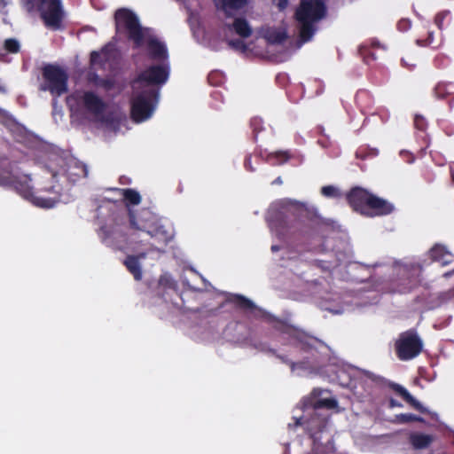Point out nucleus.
I'll list each match as a JSON object with an SVG mask.
<instances>
[{
  "label": "nucleus",
  "instance_id": "nucleus-46",
  "mask_svg": "<svg viewBox=\"0 0 454 454\" xmlns=\"http://www.w3.org/2000/svg\"><path fill=\"white\" fill-rule=\"evenodd\" d=\"M283 182H282V179L280 176L277 177L273 182L272 184H281Z\"/></svg>",
  "mask_w": 454,
  "mask_h": 454
},
{
  "label": "nucleus",
  "instance_id": "nucleus-45",
  "mask_svg": "<svg viewBox=\"0 0 454 454\" xmlns=\"http://www.w3.org/2000/svg\"><path fill=\"white\" fill-rule=\"evenodd\" d=\"M389 407H391V408H394V407H403V404L400 402L391 398L389 400Z\"/></svg>",
  "mask_w": 454,
  "mask_h": 454
},
{
  "label": "nucleus",
  "instance_id": "nucleus-31",
  "mask_svg": "<svg viewBox=\"0 0 454 454\" xmlns=\"http://www.w3.org/2000/svg\"><path fill=\"white\" fill-rule=\"evenodd\" d=\"M250 128L253 130V140L257 142L258 134L264 129L263 121L260 117H253L250 120Z\"/></svg>",
  "mask_w": 454,
  "mask_h": 454
},
{
  "label": "nucleus",
  "instance_id": "nucleus-21",
  "mask_svg": "<svg viewBox=\"0 0 454 454\" xmlns=\"http://www.w3.org/2000/svg\"><path fill=\"white\" fill-rule=\"evenodd\" d=\"M409 441L414 449L422 450L429 447L434 441V437L431 434L412 433L409 437Z\"/></svg>",
  "mask_w": 454,
  "mask_h": 454
},
{
  "label": "nucleus",
  "instance_id": "nucleus-35",
  "mask_svg": "<svg viewBox=\"0 0 454 454\" xmlns=\"http://www.w3.org/2000/svg\"><path fill=\"white\" fill-rule=\"evenodd\" d=\"M272 353H273L274 355H276V356H277L278 358H279L283 363H285V364H286L290 365V367H291L292 371H294V370L295 369V367H296V366H298V367H304V366L309 363L308 361H300V362L295 363V362H293V361L289 360V359H288L286 356H281V355H278V354H276V351H272Z\"/></svg>",
  "mask_w": 454,
  "mask_h": 454
},
{
  "label": "nucleus",
  "instance_id": "nucleus-12",
  "mask_svg": "<svg viewBox=\"0 0 454 454\" xmlns=\"http://www.w3.org/2000/svg\"><path fill=\"white\" fill-rule=\"evenodd\" d=\"M35 11L40 13L47 27L54 30L61 28L65 16L61 0H37Z\"/></svg>",
  "mask_w": 454,
  "mask_h": 454
},
{
  "label": "nucleus",
  "instance_id": "nucleus-39",
  "mask_svg": "<svg viewBox=\"0 0 454 454\" xmlns=\"http://www.w3.org/2000/svg\"><path fill=\"white\" fill-rule=\"evenodd\" d=\"M94 80L96 83L101 87H104L105 89H111L113 86V82L108 79H99L97 74L94 75Z\"/></svg>",
  "mask_w": 454,
  "mask_h": 454
},
{
  "label": "nucleus",
  "instance_id": "nucleus-20",
  "mask_svg": "<svg viewBox=\"0 0 454 454\" xmlns=\"http://www.w3.org/2000/svg\"><path fill=\"white\" fill-rule=\"evenodd\" d=\"M229 29H233L242 38H248L253 34V29L244 18H236L231 25H226Z\"/></svg>",
  "mask_w": 454,
  "mask_h": 454
},
{
  "label": "nucleus",
  "instance_id": "nucleus-23",
  "mask_svg": "<svg viewBox=\"0 0 454 454\" xmlns=\"http://www.w3.org/2000/svg\"><path fill=\"white\" fill-rule=\"evenodd\" d=\"M248 0H222V10L226 17L233 15L232 11H238L246 7Z\"/></svg>",
  "mask_w": 454,
  "mask_h": 454
},
{
  "label": "nucleus",
  "instance_id": "nucleus-41",
  "mask_svg": "<svg viewBox=\"0 0 454 454\" xmlns=\"http://www.w3.org/2000/svg\"><path fill=\"white\" fill-rule=\"evenodd\" d=\"M37 0H21L23 7L28 12H35V3Z\"/></svg>",
  "mask_w": 454,
  "mask_h": 454
},
{
  "label": "nucleus",
  "instance_id": "nucleus-25",
  "mask_svg": "<svg viewBox=\"0 0 454 454\" xmlns=\"http://www.w3.org/2000/svg\"><path fill=\"white\" fill-rule=\"evenodd\" d=\"M338 402L335 398H318L312 403L313 411L320 412L321 409L333 410L337 408Z\"/></svg>",
  "mask_w": 454,
  "mask_h": 454
},
{
  "label": "nucleus",
  "instance_id": "nucleus-22",
  "mask_svg": "<svg viewBox=\"0 0 454 454\" xmlns=\"http://www.w3.org/2000/svg\"><path fill=\"white\" fill-rule=\"evenodd\" d=\"M123 264L125 265L128 271L132 274L135 280L140 281L142 279V267L140 262H137V257L134 255H127L123 261Z\"/></svg>",
  "mask_w": 454,
  "mask_h": 454
},
{
  "label": "nucleus",
  "instance_id": "nucleus-14",
  "mask_svg": "<svg viewBox=\"0 0 454 454\" xmlns=\"http://www.w3.org/2000/svg\"><path fill=\"white\" fill-rule=\"evenodd\" d=\"M86 111L95 116L103 114L106 109V104L93 91H83L80 97H76Z\"/></svg>",
  "mask_w": 454,
  "mask_h": 454
},
{
  "label": "nucleus",
  "instance_id": "nucleus-16",
  "mask_svg": "<svg viewBox=\"0 0 454 454\" xmlns=\"http://www.w3.org/2000/svg\"><path fill=\"white\" fill-rule=\"evenodd\" d=\"M387 386L416 411L423 414H429V411L414 398L405 387L395 382H388Z\"/></svg>",
  "mask_w": 454,
  "mask_h": 454
},
{
  "label": "nucleus",
  "instance_id": "nucleus-5",
  "mask_svg": "<svg viewBox=\"0 0 454 454\" xmlns=\"http://www.w3.org/2000/svg\"><path fill=\"white\" fill-rule=\"evenodd\" d=\"M327 7L324 0H300L294 12L299 24V38L301 43L309 42L317 30V23L325 18Z\"/></svg>",
  "mask_w": 454,
  "mask_h": 454
},
{
  "label": "nucleus",
  "instance_id": "nucleus-49",
  "mask_svg": "<svg viewBox=\"0 0 454 454\" xmlns=\"http://www.w3.org/2000/svg\"><path fill=\"white\" fill-rule=\"evenodd\" d=\"M450 175L451 180L454 182V170L451 168H450Z\"/></svg>",
  "mask_w": 454,
  "mask_h": 454
},
{
  "label": "nucleus",
  "instance_id": "nucleus-1",
  "mask_svg": "<svg viewBox=\"0 0 454 454\" xmlns=\"http://www.w3.org/2000/svg\"><path fill=\"white\" fill-rule=\"evenodd\" d=\"M99 235L102 242L108 247H114L115 241H122L130 247L148 246L145 252L133 254L137 262L146 258L149 251L155 250V244L151 240L154 239L166 244L168 240L167 232L160 227L153 230L146 229V223L138 221L131 209H125L114 215V223L106 224L100 228Z\"/></svg>",
  "mask_w": 454,
  "mask_h": 454
},
{
  "label": "nucleus",
  "instance_id": "nucleus-34",
  "mask_svg": "<svg viewBox=\"0 0 454 454\" xmlns=\"http://www.w3.org/2000/svg\"><path fill=\"white\" fill-rule=\"evenodd\" d=\"M321 194L328 198H337L340 196L339 190L333 185H325L321 188Z\"/></svg>",
  "mask_w": 454,
  "mask_h": 454
},
{
  "label": "nucleus",
  "instance_id": "nucleus-3",
  "mask_svg": "<svg viewBox=\"0 0 454 454\" xmlns=\"http://www.w3.org/2000/svg\"><path fill=\"white\" fill-rule=\"evenodd\" d=\"M230 301L243 310H257L262 317L273 325L276 331L286 335L294 348L300 351L314 355L317 352V345L322 343L317 338L257 308L251 300L241 294L233 295Z\"/></svg>",
  "mask_w": 454,
  "mask_h": 454
},
{
  "label": "nucleus",
  "instance_id": "nucleus-8",
  "mask_svg": "<svg viewBox=\"0 0 454 454\" xmlns=\"http://www.w3.org/2000/svg\"><path fill=\"white\" fill-rule=\"evenodd\" d=\"M158 88L142 89L131 101L130 114L136 122H141L151 117L158 102Z\"/></svg>",
  "mask_w": 454,
  "mask_h": 454
},
{
  "label": "nucleus",
  "instance_id": "nucleus-4",
  "mask_svg": "<svg viewBox=\"0 0 454 454\" xmlns=\"http://www.w3.org/2000/svg\"><path fill=\"white\" fill-rule=\"evenodd\" d=\"M346 200L354 211L367 217L387 215L395 210L391 202L359 186L351 188Z\"/></svg>",
  "mask_w": 454,
  "mask_h": 454
},
{
  "label": "nucleus",
  "instance_id": "nucleus-36",
  "mask_svg": "<svg viewBox=\"0 0 454 454\" xmlns=\"http://www.w3.org/2000/svg\"><path fill=\"white\" fill-rule=\"evenodd\" d=\"M4 49L11 53L20 51V43L16 39L9 38L4 41Z\"/></svg>",
  "mask_w": 454,
  "mask_h": 454
},
{
  "label": "nucleus",
  "instance_id": "nucleus-50",
  "mask_svg": "<svg viewBox=\"0 0 454 454\" xmlns=\"http://www.w3.org/2000/svg\"><path fill=\"white\" fill-rule=\"evenodd\" d=\"M5 91V88L0 84V93H4Z\"/></svg>",
  "mask_w": 454,
  "mask_h": 454
},
{
  "label": "nucleus",
  "instance_id": "nucleus-33",
  "mask_svg": "<svg viewBox=\"0 0 454 454\" xmlns=\"http://www.w3.org/2000/svg\"><path fill=\"white\" fill-rule=\"evenodd\" d=\"M269 41L273 43H282L287 39L286 31H273L269 35Z\"/></svg>",
  "mask_w": 454,
  "mask_h": 454
},
{
  "label": "nucleus",
  "instance_id": "nucleus-19",
  "mask_svg": "<svg viewBox=\"0 0 454 454\" xmlns=\"http://www.w3.org/2000/svg\"><path fill=\"white\" fill-rule=\"evenodd\" d=\"M454 85L451 82H440L434 87V92L438 99H445L448 104H451L454 99Z\"/></svg>",
  "mask_w": 454,
  "mask_h": 454
},
{
  "label": "nucleus",
  "instance_id": "nucleus-28",
  "mask_svg": "<svg viewBox=\"0 0 454 454\" xmlns=\"http://www.w3.org/2000/svg\"><path fill=\"white\" fill-rule=\"evenodd\" d=\"M108 51L106 47L102 48L100 51H93L90 53V64L91 65H104L108 60L107 57Z\"/></svg>",
  "mask_w": 454,
  "mask_h": 454
},
{
  "label": "nucleus",
  "instance_id": "nucleus-51",
  "mask_svg": "<svg viewBox=\"0 0 454 454\" xmlns=\"http://www.w3.org/2000/svg\"><path fill=\"white\" fill-rule=\"evenodd\" d=\"M451 274H452V271H448V272L444 273L443 276L445 278H449Z\"/></svg>",
  "mask_w": 454,
  "mask_h": 454
},
{
  "label": "nucleus",
  "instance_id": "nucleus-15",
  "mask_svg": "<svg viewBox=\"0 0 454 454\" xmlns=\"http://www.w3.org/2000/svg\"><path fill=\"white\" fill-rule=\"evenodd\" d=\"M270 223L281 234H295L299 230L300 221L291 223L289 216L282 212H276L270 216Z\"/></svg>",
  "mask_w": 454,
  "mask_h": 454
},
{
  "label": "nucleus",
  "instance_id": "nucleus-2",
  "mask_svg": "<svg viewBox=\"0 0 454 454\" xmlns=\"http://www.w3.org/2000/svg\"><path fill=\"white\" fill-rule=\"evenodd\" d=\"M49 172L51 174V184L34 192L30 185V176L21 173L7 157L0 156V185L12 188L23 198L43 208L53 207L61 196V187L54 181L58 171L51 169Z\"/></svg>",
  "mask_w": 454,
  "mask_h": 454
},
{
  "label": "nucleus",
  "instance_id": "nucleus-18",
  "mask_svg": "<svg viewBox=\"0 0 454 454\" xmlns=\"http://www.w3.org/2000/svg\"><path fill=\"white\" fill-rule=\"evenodd\" d=\"M429 256L433 262L445 266L452 261V254L443 246L435 245L429 251Z\"/></svg>",
  "mask_w": 454,
  "mask_h": 454
},
{
  "label": "nucleus",
  "instance_id": "nucleus-9",
  "mask_svg": "<svg viewBox=\"0 0 454 454\" xmlns=\"http://www.w3.org/2000/svg\"><path fill=\"white\" fill-rule=\"evenodd\" d=\"M423 347V340L414 328L399 333L395 341V352L401 361L414 359L422 352Z\"/></svg>",
  "mask_w": 454,
  "mask_h": 454
},
{
  "label": "nucleus",
  "instance_id": "nucleus-27",
  "mask_svg": "<svg viewBox=\"0 0 454 454\" xmlns=\"http://www.w3.org/2000/svg\"><path fill=\"white\" fill-rule=\"evenodd\" d=\"M121 193L127 205H138L141 202V196L138 192L133 189H121Z\"/></svg>",
  "mask_w": 454,
  "mask_h": 454
},
{
  "label": "nucleus",
  "instance_id": "nucleus-29",
  "mask_svg": "<svg viewBox=\"0 0 454 454\" xmlns=\"http://www.w3.org/2000/svg\"><path fill=\"white\" fill-rule=\"evenodd\" d=\"M395 422L399 424H407L411 422L424 423L425 419L422 417L411 413H401L395 415Z\"/></svg>",
  "mask_w": 454,
  "mask_h": 454
},
{
  "label": "nucleus",
  "instance_id": "nucleus-40",
  "mask_svg": "<svg viewBox=\"0 0 454 454\" xmlns=\"http://www.w3.org/2000/svg\"><path fill=\"white\" fill-rule=\"evenodd\" d=\"M411 24L409 20L403 19L397 23V29L401 32H405L410 29Z\"/></svg>",
  "mask_w": 454,
  "mask_h": 454
},
{
  "label": "nucleus",
  "instance_id": "nucleus-42",
  "mask_svg": "<svg viewBox=\"0 0 454 454\" xmlns=\"http://www.w3.org/2000/svg\"><path fill=\"white\" fill-rule=\"evenodd\" d=\"M273 3L279 11H284L288 6L289 0H273Z\"/></svg>",
  "mask_w": 454,
  "mask_h": 454
},
{
  "label": "nucleus",
  "instance_id": "nucleus-11",
  "mask_svg": "<svg viewBox=\"0 0 454 454\" xmlns=\"http://www.w3.org/2000/svg\"><path fill=\"white\" fill-rule=\"evenodd\" d=\"M421 271L422 268L416 263L396 267V278L393 281V291L400 294L411 292L414 287L419 285Z\"/></svg>",
  "mask_w": 454,
  "mask_h": 454
},
{
  "label": "nucleus",
  "instance_id": "nucleus-7",
  "mask_svg": "<svg viewBox=\"0 0 454 454\" xmlns=\"http://www.w3.org/2000/svg\"><path fill=\"white\" fill-rule=\"evenodd\" d=\"M43 82L39 90L42 91H50L57 98L65 94L68 90V74L58 65L47 64L42 68Z\"/></svg>",
  "mask_w": 454,
  "mask_h": 454
},
{
  "label": "nucleus",
  "instance_id": "nucleus-26",
  "mask_svg": "<svg viewBox=\"0 0 454 454\" xmlns=\"http://www.w3.org/2000/svg\"><path fill=\"white\" fill-rule=\"evenodd\" d=\"M372 49L380 48V43L379 42H372L371 47L364 44L361 45L359 48V53L363 57L364 60L366 63H369L372 60H375L377 59L376 55L372 51Z\"/></svg>",
  "mask_w": 454,
  "mask_h": 454
},
{
  "label": "nucleus",
  "instance_id": "nucleus-13",
  "mask_svg": "<svg viewBox=\"0 0 454 454\" xmlns=\"http://www.w3.org/2000/svg\"><path fill=\"white\" fill-rule=\"evenodd\" d=\"M302 419H299L296 421V425H305V428L309 434L310 437L314 440L317 439V434L322 433L329 420V416L322 412L312 411V414L305 422L301 421Z\"/></svg>",
  "mask_w": 454,
  "mask_h": 454
},
{
  "label": "nucleus",
  "instance_id": "nucleus-6",
  "mask_svg": "<svg viewBox=\"0 0 454 454\" xmlns=\"http://www.w3.org/2000/svg\"><path fill=\"white\" fill-rule=\"evenodd\" d=\"M116 33H127L134 43L135 48L141 47L145 43V29L141 27L137 16L129 9L119 8L114 12Z\"/></svg>",
  "mask_w": 454,
  "mask_h": 454
},
{
  "label": "nucleus",
  "instance_id": "nucleus-52",
  "mask_svg": "<svg viewBox=\"0 0 454 454\" xmlns=\"http://www.w3.org/2000/svg\"><path fill=\"white\" fill-rule=\"evenodd\" d=\"M296 204L298 205V208H299V209H301V208L304 207V204H302V203H298V202H297Z\"/></svg>",
  "mask_w": 454,
  "mask_h": 454
},
{
  "label": "nucleus",
  "instance_id": "nucleus-43",
  "mask_svg": "<svg viewBox=\"0 0 454 454\" xmlns=\"http://www.w3.org/2000/svg\"><path fill=\"white\" fill-rule=\"evenodd\" d=\"M367 98L370 99V95L366 90H360L356 95V102H360L362 99Z\"/></svg>",
  "mask_w": 454,
  "mask_h": 454
},
{
  "label": "nucleus",
  "instance_id": "nucleus-44",
  "mask_svg": "<svg viewBox=\"0 0 454 454\" xmlns=\"http://www.w3.org/2000/svg\"><path fill=\"white\" fill-rule=\"evenodd\" d=\"M244 167L246 168V169H247L249 171H254V167L252 166V157H251V155H247L245 158Z\"/></svg>",
  "mask_w": 454,
  "mask_h": 454
},
{
  "label": "nucleus",
  "instance_id": "nucleus-38",
  "mask_svg": "<svg viewBox=\"0 0 454 454\" xmlns=\"http://www.w3.org/2000/svg\"><path fill=\"white\" fill-rule=\"evenodd\" d=\"M414 127L420 131H425L427 127V121L425 117L416 114L414 117Z\"/></svg>",
  "mask_w": 454,
  "mask_h": 454
},
{
  "label": "nucleus",
  "instance_id": "nucleus-47",
  "mask_svg": "<svg viewBox=\"0 0 454 454\" xmlns=\"http://www.w3.org/2000/svg\"><path fill=\"white\" fill-rule=\"evenodd\" d=\"M270 249H271L272 252H278V251L280 250V247L278 246V245H272Z\"/></svg>",
  "mask_w": 454,
  "mask_h": 454
},
{
  "label": "nucleus",
  "instance_id": "nucleus-48",
  "mask_svg": "<svg viewBox=\"0 0 454 454\" xmlns=\"http://www.w3.org/2000/svg\"><path fill=\"white\" fill-rule=\"evenodd\" d=\"M312 395H315V396H318V395H321V391L317 390V389H314L313 392H312Z\"/></svg>",
  "mask_w": 454,
  "mask_h": 454
},
{
  "label": "nucleus",
  "instance_id": "nucleus-17",
  "mask_svg": "<svg viewBox=\"0 0 454 454\" xmlns=\"http://www.w3.org/2000/svg\"><path fill=\"white\" fill-rule=\"evenodd\" d=\"M147 49L150 57L153 59L165 60L168 59V50L164 43L154 36H150L146 40Z\"/></svg>",
  "mask_w": 454,
  "mask_h": 454
},
{
  "label": "nucleus",
  "instance_id": "nucleus-32",
  "mask_svg": "<svg viewBox=\"0 0 454 454\" xmlns=\"http://www.w3.org/2000/svg\"><path fill=\"white\" fill-rule=\"evenodd\" d=\"M270 159L274 160L278 164H283L286 162L291 155L288 151H278L270 154Z\"/></svg>",
  "mask_w": 454,
  "mask_h": 454
},
{
  "label": "nucleus",
  "instance_id": "nucleus-10",
  "mask_svg": "<svg viewBox=\"0 0 454 454\" xmlns=\"http://www.w3.org/2000/svg\"><path fill=\"white\" fill-rule=\"evenodd\" d=\"M169 76V66L151 65L140 72L136 78L131 81L133 90H142L144 87L156 88L166 83Z\"/></svg>",
  "mask_w": 454,
  "mask_h": 454
},
{
  "label": "nucleus",
  "instance_id": "nucleus-30",
  "mask_svg": "<svg viewBox=\"0 0 454 454\" xmlns=\"http://www.w3.org/2000/svg\"><path fill=\"white\" fill-rule=\"evenodd\" d=\"M446 21V26L451 23V13L449 11H444L437 13L434 18V23L440 30L443 29Z\"/></svg>",
  "mask_w": 454,
  "mask_h": 454
},
{
  "label": "nucleus",
  "instance_id": "nucleus-24",
  "mask_svg": "<svg viewBox=\"0 0 454 454\" xmlns=\"http://www.w3.org/2000/svg\"><path fill=\"white\" fill-rule=\"evenodd\" d=\"M67 175L73 182H75V178H72L73 176L76 177H86L88 176V169L84 164L80 162H74V165H69L67 170Z\"/></svg>",
  "mask_w": 454,
  "mask_h": 454
},
{
  "label": "nucleus",
  "instance_id": "nucleus-37",
  "mask_svg": "<svg viewBox=\"0 0 454 454\" xmlns=\"http://www.w3.org/2000/svg\"><path fill=\"white\" fill-rule=\"evenodd\" d=\"M228 45L236 51L246 52L247 50V44L241 39H232L228 41Z\"/></svg>",
  "mask_w": 454,
  "mask_h": 454
}]
</instances>
